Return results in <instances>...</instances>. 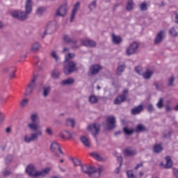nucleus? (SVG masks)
I'll return each mask as SVG.
<instances>
[{
    "label": "nucleus",
    "mask_w": 178,
    "mask_h": 178,
    "mask_svg": "<svg viewBox=\"0 0 178 178\" xmlns=\"http://www.w3.org/2000/svg\"><path fill=\"white\" fill-rule=\"evenodd\" d=\"M31 123L28 124V127L33 132L31 134L30 136H25L24 137V141L27 143H33V141H38L40 137H42V130L40 129V118L37 114H32L31 115Z\"/></svg>",
    "instance_id": "nucleus-1"
},
{
    "label": "nucleus",
    "mask_w": 178,
    "mask_h": 178,
    "mask_svg": "<svg viewBox=\"0 0 178 178\" xmlns=\"http://www.w3.org/2000/svg\"><path fill=\"white\" fill-rule=\"evenodd\" d=\"M33 12V0H26L25 4V12L15 10L11 13L13 17L18 19L21 22H24L29 19V15Z\"/></svg>",
    "instance_id": "nucleus-2"
},
{
    "label": "nucleus",
    "mask_w": 178,
    "mask_h": 178,
    "mask_svg": "<svg viewBox=\"0 0 178 178\" xmlns=\"http://www.w3.org/2000/svg\"><path fill=\"white\" fill-rule=\"evenodd\" d=\"M51 172V168H46L43 170L35 171V167L34 165L29 164L25 170V173H27L29 176L32 177H38V176H41L42 177H45L47 175H49Z\"/></svg>",
    "instance_id": "nucleus-3"
},
{
    "label": "nucleus",
    "mask_w": 178,
    "mask_h": 178,
    "mask_svg": "<svg viewBox=\"0 0 178 178\" xmlns=\"http://www.w3.org/2000/svg\"><path fill=\"white\" fill-rule=\"evenodd\" d=\"M81 170L86 175H88L91 178L101 177V174L104 171V167L99 166L98 168L88 165H81Z\"/></svg>",
    "instance_id": "nucleus-4"
},
{
    "label": "nucleus",
    "mask_w": 178,
    "mask_h": 178,
    "mask_svg": "<svg viewBox=\"0 0 178 178\" xmlns=\"http://www.w3.org/2000/svg\"><path fill=\"white\" fill-rule=\"evenodd\" d=\"M68 11L69 6L67 5V3H63L56 9L54 16L55 17H65L66 15H67Z\"/></svg>",
    "instance_id": "nucleus-5"
},
{
    "label": "nucleus",
    "mask_w": 178,
    "mask_h": 178,
    "mask_svg": "<svg viewBox=\"0 0 178 178\" xmlns=\"http://www.w3.org/2000/svg\"><path fill=\"white\" fill-rule=\"evenodd\" d=\"M66 64L64 65L63 72L65 74L69 76V74H72V73H74L77 70V63L74 61H68L65 63Z\"/></svg>",
    "instance_id": "nucleus-6"
},
{
    "label": "nucleus",
    "mask_w": 178,
    "mask_h": 178,
    "mask_svg": "<svg viewBox=\"0 0 178 178\" xmlns=\"http://www.w3.org/2000/svg\"><path fill=\"white\" fill-rule=\"evenodd\" d=\"M37 75H34L33 77L31 79V81L28 84L27 87L25 89L24 95L25 97H30L31 94H33L35 86H37Z\"/></svg>",
    "instance_id": "nucleus-7"
},
{
    "label": "nucleus",
    "mask_w": 178,
    "mask_h": 178,
    "mask_svg": "<svg viewBox=\"0 0 178 178\" xmlns=\"http://www.w3.org/2000/svg\"><path fill=\"white\" fill-rule=\"evenodd\" d=\"M50 149L52 152H54L55 156H58V158L60 156L59 153L61 154V155H65L62 151V149L60 148V145H59V143H58L56 141L51 142Z\"/></svg>",
    "instance_id": "nucleus-8"
},
{
    "label": "nucleus",
    "mask_w": 178,
    "mask_h": 178,
    "mask_svg": "<svg viewBox=\"0 0 178 178\" xmlns=\"http://www.w3.org/2000/svg\"><path fill=\"white\" fill-rule=\"evenodd\" d=\"M106 130H113L116 127V118L115 116H108L106 118V123L104 124Z\"/></svg>",
    "instance_id": "nucleus-9"
},
{
    "label": "nucleus",
    "mask_w": 178,
    "mask_h": 178,
    "mask_svg": "<svg viewBox=\"0 0 178 178\" xmlns=\"http://www.w3.org/2000/svg\"><path fill=\"white\" fill-rule=\"evenodd\" d=\"M56 29V24L55 22H49L45 28L43 35H42V38H45V36L48 34H52L54 33Z\"/></svg>",
    "instance_id": "nucleus-10"
},
{
    "label": "nucleus",
    "mask_w": 178,
    "mask_h": 178,
    "mask_svg": "<svg viewBox=\"0 0 178 178\" xmlns=\"http://www.w3.org/2000/svg\"><path fill=\"white\" fill-rule=\"evenodd\" d=\"M165 37H166V32L164 30L159 31L154 38V45H159V44H162V42H163V40H165Z\"/></svg>",
    "instance_id": "nucleus-11"
},
{
    "label": "nucleus",
    "mask_w": 178,
    "mask_h": 178,
    "mask_svg": "<svg viewBox=\"0 0 178 178\" xmlns=\"http://www.w3.org/2000/svg\"><path fill=\"white\" fill-rule=\"evenodd\" d=\"M88 131H90L91 134L95 137H97L101 131V124L99 123H94L88 127Z\"/></svg>",
    "instance_id": "nucleus-12"
},
{
    "label": "nucleus",
    "mask_w": 178,
    "mask_h": 178,
    "mask_svg": "<svg viewBox=\"0 0 178 178\" xmlns=\"http://www.w3.org/2000/svg\"><path fill=\"white\" fill-rule=\"evenodd\" d=\"M129 96V89H124L123 93L121 95L118 96L114 100L115 105H120L122 102H126L127 97Z\"/></svg>",
    "instance_id": "nucleus-13"
},
{
    "label": "nucleus",
    "mask_w": 178,
    "mask_h": 178,
    "mask_svg": "<svg viewBox=\"0 0 178 178\" xmlns=\"http://www.w3.org/2000/svg\"><path fill=\"white\" fill-rule=\"evenodd\" d=\"M137 49H138V43L137 42H132L127 49V55L130 56V55H134V54H137Z\"/></svg>",
    "instance_id": "nucleus-14"
},
{
    "label": "nucleus",
    "mask_w": 178,
    "mask_h": 178,
    "mask_svg": "<svg viewBox=\"0 0 178 178\" xmlns=\"http://www.w3.org/2000/svg\"><path fill=\"white\" fill-rule=\"evenodd\" d=\"M63 40L66 44H72V48H77V40L69 35H64Z\"/></svg>",
    "instance_id": "nucleus-15"
},
{
    "label": "nucleus",
    "mask_w": 178,
    "mask_h": 178,
    "mask_svg": "<svg viewBox=\"0 0 178 178\" xmlns=\"http://www.w3.org/2000/svg\"><path fill=\"white\" fill-rule=\"evenodd\" d=\"M73 136H76V133H70V131H67V130H64L63 131H61L59 134V137H60V138H63V140L66 139L67 140H70V138H72V137H73Z\"/></svg>",
    "instance_id": "nucleus-16"
},
{
    "label": "nucleus",
    "mask_w": 178,
    "mask_h": 178,
    "mask_svg": "<svg viewBox=\"0 0 178 178\" xmlns=\"http://www.w3.org/2000/svg\"><path fill=\"white\" fill-rule=\"evenodd\" d=\"M100 70H102V67L96 64L90 67L89 73L91 74V76H94L95 74H98Z\"/></svg>",
    "instance_id": "nucleus-17"
},
{
    "label": "nucleus",
    "mask_w": 178,
    "mask_h": 178,
    "mask_svg": "<svg viewBox=\"0 0 178 178\" xmlns=\"http://www.w3.org/2000/svg\"><path fill=\"white\" fill-rule=\"evenodd\" d=\"M80 8V1L76 2L72 11L71 17H70V22H73V20H74V17L76 16V13H77V11L79 10V8Z\"/></svg>",
    "instance_id": "nucleus-18"
},
{
    "label": "nucleus",
    "mask_w": 178,
    "mask_h": 178,
    "mask_svg": "<svg viewBox=\"0 0 178 178\" xmlns=\"http://www.w3.org/2000/svg\"><path fill=\"white\" fill-rule=\"evenodd\" d=\"M123 154L125 156H134V155L137 154V151L131 147H127L124 149Z\"/></svg>",
    "instance_id": "nucleus-19"
},
{
    "label": "nucleus",
    "mask_w": 178,
    "mask_h": 178,
    "mask_svg": "<svg viewBox=\"0 0 178 178\" xmlns=\"http://www.w3.org/2000/svg\"><path fill=\"white\" fill-rule=\"evenodd\" d=\"M111 39L113 44H115V45H119L120 44H122V41H123L122 37L116 35L115 33L111 34Z\"/></svg>",
    "instance_id": "nucleus-20"
},
{
    "label": "nucleus",
    "mask_w": 178,
    "mask_h": 178,
    "mask_svg": "<svg viewBox=\"0 0 178 178\" xmlns=\"http://www.w3.org/2000/svg\"><path fill=\"white\" fill-rule=\"evenodd\" d=\"M65 125L67 127H72V129H74L76 126V120H74V118H68L65 120Z\"/></svg>",
    "instance_id": "nucleus-21"
},
{
    "label": "nucleus",
    "mask_w": 178,
    "mask_h": 178,
    "mask_svg": "<svg viewBox=\"0 0 178 178\" xmlns=\"http://www.w3.org/2000/svg\"><path fill=\"white\" fill-rule=\"evenodd\" d=\"M143 105H139L136 106L135 108H132L131 111V115H140L141 112H143Z\"/></svg>",
    "instance_id": "nucleus-22"
},
{
    "label": "nucleus",
    "mask_w": 178,
    "mask_h": 178,
    "mask_svg": "<svg viewBox=\"0 0 178 178\" xmlns=\"http://www.w3.org/2000/svg\"><path fill=\"white\" fill-rule=\"evenodd\" d=\"M165 165H164L165 169H170L173 166V161H172L170 156L165 157Z\"/></svg>",
    "instance_id": "nucleus-23"
},
{
    "label": "nucleus",
    "mask_w": 178,
    "mask_h": 178,
    "mask_svg": "<svg viewBox=\"0 0 178 178\" xmlns=\"http://www.w3.org/2000/svg\"><path fill=\"white\" fill-rule=\"evenodd\" d=\"M40 49H41V44L38 42H35L33 44H31V52H38V51H40Z\"/></svg>",
    "instance_id": "nucleus-24"
},
{
    "label": "nucleus",
    "mask_w": 178,
    "mask_h": 178,
    "mask_svg": "<svg viewBox=\"0 0 178 178\" xmlns=\"http://www.w3.org/2000/svg\"><path fill=\"white\" fill-rule=\"evenodd\" d=\"M82 44L85 47H90L91 48H94L97 46V43L93 40H83Z\"/></svg>",
    "instance_id": "nucleus-25"
},
{
    "label": "nucleus",
    "mask_w": 178,
    "mask_h": 178,
    "mask_svg": "<svg viewBox=\"0 0 178 178\" xmlns=\"http://www.w3.org/2000/svg\"><path fill=\"white\" fill-rule=\"evenodd\" d=\"M152 74H154V72L152 70H147L145 72L142 74V76L145 80H149V79L152 77Z\"/></svg>",
    "instance_id": "nucleus-26"
},
{
    "label": "nucleus",
    "mask_w": 178,
    "mask_h": 178,
    "mask_svg": "<svg viewBox=\"0 0 178 178\" xmlns=\"http://www.w3.org/2000/svg\"><path fill=\"white\" fill-rule=\"evenodd\" d=\"M124 69H126V64L118 65L115 71L117 76H122V73L124 72Z\"/></svg>",
    "instance_id": "nucleus-27"
},
{
    "label": "nucleus",
    "mask_w": 178,
    "mask_h": 178,
    "mask_svg": "<svg viewBox=\"0 0 178 178\" xmlns=\"http://www.w3.org/2000/svg\"><path fill=\"white\" fill-rule=\"evenodd\" d=\"M144 131H147V127H145L143 124H139L136 126L135 133H143Z\"/></svg>",
    "instance_id": "nucleus-28"
},
{
    "label": "nucleus",
    "mask_w": 178,
    "mask_h": 178,
    "mask_svg": "<svg viewBox=\"0 0 178 178\" xmlns=\"http://www.w3.org/2000/svg\"><path fill=\"white\" fill-rule=\"evenodd\" d=\"M99 101V99H98V97H97L95 95H91L88 97V102H90V104H98Z\"/></svg>",
    "instance_id": "nucleus-29"
},
{
    "label": "nucleus",
    "mask_w": 178,
    "mask_h": 178,
    "mask_svg": "<svg viewBox=\"0 0 178 178\" xmlns=\"http://www.w3.org/2000/svg\"><path fill=\"white\" fill-rule=\"evenodd\" d=\"M163 149V147H162V145L156 144L153 147V152H154V154H160V152H162Z\"/></svg>",
    "instance_id": "nucleus-30"
},
{
    "label": "nucleus",
    "mask_w": 178,
    "mask_h": 178,
    "mask_svg": "<svg viewBox=\"0 0 178 178\" xmlns=\"http://www.w3.org/2000/svg\"><path fill=\"white\" fill-rule=\"evenodd\" d=\"M133 9H134V1L133 0H129L127 3L126 10L131 12Z\"/></svg>",
    "instance_id": "nucleus-31"
},
{
    "label": "nucleus",
    "mask_w": 178,
    "mask_h": 178,
    "mask_svg": "<svg viewBox=\"0 0 178 178\" xmlns=\"http://www.w3.org/2000/svg\"><path fill=\"white\" fill-rule=\"evenodd\" d=\"M74 83V79L72 78H69L67 79L63 80L60 84L61 86H72Z\"/></svg>",
    "instance_id": "nucleus-32"
},
{
    "label": "nucleus",
    "mask_w": 178,
    "mask_h": 178,
    "mask_svg": "<svg viewBox=\"0 0 178 178\" xmlns=\"http://www.w3.org/2000/svg\"><path fill=\"white\" fill-rule=\"evenodd\" d=\"M50 92H51V86L43 87L42 96L44 98H47V97H48V95H49Z\"/></svg>",
    "instance_id": "nucleus-33"
},
{
    "label": "nucleus",
    "mask_w": 178,
    "mask_h": 178,
    "mask_svg": "<svg viewBox=\"0 0 178 178\" xmlns=\"http://www.w3.org/2000/svg\"><path fill=\"white\" fill-rule=\"evenodd\" d=\"M81 143L85 145V147H90V140L87 137L82 136L80 138Z\"/></svg>",
    "instance_id": "nucleus-34"
},
{
    "label": "nucleus",
    "mask_w": 178,
    "mask_h": 178,
    "mask_svg": "<svg viewBox=\"0 0 178 178\" xmlns=\"http://www.w3.org/2000/svg\"><path fill=\"white\" fill-rule=\"evenodd\" d=\"M90 156L96 159V161H104V159L102 158V156H101V155H99V154L97 152H92L90 154Z\"/></svg>",
    "instance_id": "nucleus-35"
},
{
    "label": "nucleus",
    "mask_w": 178,
    "mask_h": 178,
    "mask_svg": "<svg viewBox=\"0 0 178 178\" xmlns=\"http://www.w3.org/2000/svg\"><path fill=\"white\" fill-rule=\"evenodd\" d=\"M88 8L90 12H92L94 9L97 8V0L92 1L90 3L88 4Z\"/></svg>",
    "instance_id": "nucleus-36"
},
{
    "label": "nucleus",
    "mask_w": 178,
    "mask_h": 178,
    "mask_svg": "<svg viewBox=\"0 0 178 178\" xmlns=\"http://www.w3.org/2000/svg\"><path fill=\"white\" fill-rule=\"evenodd\" d=\"M138 6H139L140 10H141V12H145V11L148 10V5L147 4V2H145V1L141 3Z\"/></svg>",
    "instance_id": "nucleus-37"
},
{
    "label": "nucleus",
    "mask_w": 178,
    "mask_h": 178,
    "mask_svg": "<svg viewBox=\"0 0 178 178\" xmlns=\"http://www.w3.org/2000/svg\"><path fill=\"white\" fill-rule=\"evenodd\" d=\"M13 162V155L12 154H8L6 156L5 158V163L6 165H10Z\"/></svg>",
    "instance_id": "nucleus-38"
},
{
    "label": "nucleus",
    "mask_w": 178,
    "mask_h": 178,
    "mask_svg": "<svg viewBox=\"0 0 178 178\" xmlns=\"http://www.w3.org/2000/svg\"><path fill=\"white\" fill-rule=\"evenodd\" d=\"M175 76L172 75L168 80L167 86L168 87H173L175 85Z\"/></svg>",
    "instance_id": "nucleus-39"
},
{
    "label": "nucleus",
    "mask_w": 178,
    "mask_h": 178,
    "mask_svg": "<svg viewBox=\"0 0 178 178\" xmlns=\"http://www.w3.org/2000/svg\"><path fill=\"white\" fill-rule=\"evenodd\" d=\"M19 105L21 108H26L27 105H29V99L27 98H24L21 100Z\"/></svg>",
    "instance_id": "nucleus-40"
},
{
    "label": "nucleus",
    "mask_w": 178,
    "mask_h": 178,
    "mask_svg": "<svg viewBox=\"0 0 178 178\" xmlns=\"http://www.w3.org/2000/svg\"><path fill=\"white\" fill-rule=\"evenodd\" d=\"M75 55L74 54L69 53L67 55L65 56V63H67V62H72L70 60L71 59H73L74 58Z\"/></svg>",
    "instance_id": "nucleus-41"
},
{
    "label": "nucleus",
    "mask_w": 178,
    "mask_h": 178,
    "mask_svg": "<svg viewBox=\"0 0 178 178\" xmlns=\"http://www.w3.org/2000/svg\"><path fill=\"white\" fill-rule=\"evenodd\" d=\"M123 130H124V134H126L127 136H131V134L134 133V129H130L126 127H124Z\"/></svg>",
    "instance_id": "nucleus-42"
},
{
    "label": "nucleus",
    "mask_w": 178,
    "mask_h": 178,
    "mask_svg": "<svg viewBox=\"0 0 178 178\" xmlns=\"http://www.w3.org/2000/svg\"><path fill=\"white\" fill-rule=\"evenodd\" d=\"M169 34L170 37H177V31L175 27H172L169 31Z\"/></svg>",
    "instance_id": "nucleus-43"
},
{
    "label": "nucleus",
    "mask_w": 178,
    "mask_h": 178,
    "mask_svg": "<svg viewBox=\"0 0 178 178\" xmlns=\"http://www.w3.org/2000/svg\"><path fill=\"white\" fill-rule=\"evenodd\" d=\"M59 76H60V72H59V71L54 70L51 72V77H53V79H59Z\"/></svg>",
    "instance_id": "nucleus-44"
},
{
    "label": "nucleus",
    "mask_w": 178,
    "mask_h": 178,
    "mask_svg": "<svg viewBox=\"0 0 178 178\" xmlns=\"http://www.w3.org/2000/svg\"><path fill=\"white\" fill-rule=\"evenodd\" d=\"M10 175H12V170L10 169H6L3 172V176L4 177H9V176H10Z\"/></svg>",
    "instance_id": "nucleus-45"
},
{
    "label": "nucleus",
    "mask_w": 178,
    "mask_h": 178,
    "mask_svg": "<svg viewBox=\"0 0 178 178\" xmlns=\"http://www.w3.org/2000/svg\"><path fill=\"white\" fill-rule=\"evenodd\" d=\"M47 10V8L45 7H39L36 10L37 15H42Z\"/></svg>",
    "instance_id": "nucleus-46"
},
{
    "label": "nucleus",
    "mask_w": 178,
    "mask_h": 178,
    "mask_svg": "<svg viewBox=\"0 0 178 178\" xmlns=\"http://www.w3.org/2000/svg\"><path fill=\"white\" fill-rule=\"evenodd\" d=\"M156 106L157 108H159V109H162V108H163V98H160L159 102L156 104Z\"/></svg>",
    "instance_id": "nucleus-47"
},
{
    "label": "nucleus",
    "mask_w": 178,
    "mask_h": 178,
    "mask_svg": "<svg viewBox=\"0 0 178 178\" xmlns=\"http://www.w3.org/2000/svg\"><path fill=\"white\" fill-rule=\"evenodd\" d=\"M127 175L128 178H137L136 175H134V173H133V170H127Z\"/></svg>",
    "instance_id": "nucleus-48"
},
{
    "label": "nucleus",
    "mask_w": 178,
    "mask_h": 178,
    "mask_svg": "<svg viewBox=\"0 0 178 178\" xmlns=\"http://www.w3.org/2000/svg\"><path fill=\"white\" fill-rule=\"evenodd\" d=\"M147 110L149 113H152V112L155 111V108H154V105L152 104H148L147 106Z\"/></svg>",
    "instance_id": "nucleus-49"
},
{
    "label": "nucleus",
    "mask_w": 178,
    "mask_h": 178,
    "mask_svg": "<svg viewBox=\"0 0 178 178\" xmlns=\"http://www.w3.org/2000/svg\"><path fill=\"white\" fill-rule=\"evenodd\" d=\"M72 162L74 166H80V165H81V161L79 159H72Z\"/></svg>",
    "instance_id": "nucleus-50"
},
{
    "label": "nucleus",
    "mask_w": 178,
    "mask_h": 178,
    "mask_svg": "<svg viewBox=\"0 0 178 178\" xmlns=\"http://www.w3.org/2000/svg\"><path fill=\"white\" fill-rule=\"evenodd\" d=\"M51 58H54V59H55L56 62H58V60H59V57L56 54V51H51Z\"/></svg>",
    "instance_id": "nucleus-51"
},
{
    "label": "nucleus",
    "mask_w": 178,
    "mask_h": 178,
    "mask_svg": "<svg viewBox=\"0 0 178 178\" xmlns=\"http://www.w3.org/2000/svg\"><path fill=\"white\" fill-rule=\"evenodd\" d=\"M135 71L138 74H140V75L143 74V68L140 66L136 67Z\"/></svg>",
    "instance_id": "nucleus-52"
},
{
    "label": "nucleus",
    "mask_w": 178,
    "mask_h": 178,
    "mask_svg": "<svg viewBox=\"0 0 178 178\" xmlns=\"http://www.w3.org/2000/svg\"><path fill=\"white\" fill-rule=\"evenodd\" d=\"M46 134H48V136H52L54 134V131H52V129L51 128H47L45 129Z\"/></svg>",
    "instance_id": "nucleus-53"
},
{
    "label": "nucleus",
    "mask_w": 178,
    "mask_h": 178,
    "mask_svg": "<svg viewBox=\"0 0 178 178\" xmlns=\"http://www.w3.org/2000/svg\"><path fill=\"white\" fill-rule=\"evenodd\" d=\"M170 136H172V132L170 131H168L167 132V134L166 133L163 134L164 138H169V137H170Z\"/></svg>",
    "instance_id": "nucleus-54"
},
{
    "label": "nucleus",
    "mask_w": 178,
    "mask_h": 178,
    "mask_svg": "<svg viewBox=\"0 0 178 178\" xmlns=\"http://www.w3.org/2000/svg\"><path fill=\"white\" fill-rule=\"evenodd\" d=\"M117 159L118 162H120V166H122L123 165V157H122V156H118Z\"/></svg>",
    "instance_id": "nucleus-55"
},
{
    "label": "nucleus",
    "mask_w": 178,
    "mask_h": 178,
    "mask_svg": "<svg viewBox=\"0 0 178 178\" xmlns=\"http://www.w3.org/2000/svg\"><path fill=\"white\" fill-rule=\"evenodd\" d=\"M143 165L144 163L143 162L138 163L134 168L135 170H137L138 169H139V168H143Z\"/></svg>",
    "instance_id": "nucleus-56"
},
{
    "label": "nucleus",
    "mask_w": 178,
    "mask_h": 178,
    "mask_svg": "<svg viewBox=\"0 0 178 178\" xmlns=\"http://www.w3.org/2000/svg\"><path fill=\"white\" fill-rule=\"evenodd\" d=\"M120 169H122V165H120L114 171L115 175H119V173H120Z\"/></svg>",
    "instance_id": "nucleus-57"
},
{
    "label": "nucleus",
    "mask_w": 178,
    "mask_h": 178,
    "mask_svg": "<svg viewBox=\"0 0 178 178\" xmlns=\"http://www.w3.org/2000/svg\"><path fill=\"white\" fill-rule=\"evenodd\" d=\"M15 73H16V71H14L9 74V77H10V80H12V79H15V77H16Z\"/></svg>",
    "instance_id": "nucleus-58"
},
{
    "label": "nucleus",
    "mask_w": 178,
    "mask_h": 178,
    "mask_svg": "<svg viewBox=\"0 0 178 178\" xmlns=\"http://www.w3.org/2000/svg\"><path fill=\"white\" fill-rule=\"evenodd\" d=\"M9 70H10V67H4L3 68V72H4V73H9Z\"/></svg>",
    "instance_id": "nucleus-59"
},
{
    "label": "nucleus",
    "mask_w": 178,
    "mask_h": 178,
    "mask_svg": "<svg viewBox=\"0 0 178 178\" xmlns=\"http://www.w3.org/2000/svg\"><path fill=\"white\" fill-rule=\"evenodd\" d=\"M5 120V116L2 115V113L0 111V123Z\"/></svg>",
    "instance_id": "nucleus-60"
},
{
    "label": "nucleus",
    "mask_w": 178,
    "mask_h": 178,
    "mask_svg": "<svg viewBox=\"0 0 178 178\" xmlns=\"http://www.w3.org/2000/svg\"><path fill=\"white\" fill-rule=\"evenodd\" d=\"M154 86L156 87V90H159V83L157 81L154 82Z\"/></svg>",
    "instance_id": "nucleus-61"
},
{
    "label": "nucleus",
    "mask_w": 178,
    "mask_h": 178,
    "mask_svg": "<svg viewBox=\"0 0 178 178\" xmlns=\"http://www.w3.org/2000/svg\"><path fill=\"white\" fill-rule=\"evenodd\" d=\"M175 23H176V24H178V13H175Z\"/></svg>",
    "instance_id": "nucleus-62"
},
{
    "label": "nucleus",
    "mask_w": 178,
    "mask_h": 178,
    "mask_svg": "<svg viewBox=\"0 0 178 178\" xmlns=\"http://www.w3.org/2000/svg\"><path fill=\"white\" fill-rule=\"evenodd\" d=\"M173 173L175 175L176 177L178 178V169L175 168V169L173 170Z\"/></svg>",
    "instance_id": "nucleus-63"
},
{
    "label": "nucleus",
    "mask_w": 178,
    "mask_h": 178,
    "mask_svg": "<svg viewBox=\"0 0 178 178\" xmlns=\"http://www.w3.org/2000/svg\"><path fill=\"white\" fill-rule=\"evenodd\" d=\"M165 110H166V112H170V111L172 110V108H170V106H169L168 104H167L165 106Z\"/></svg>",
    "instance_id": "nucleus-64"
}]
</instances>
